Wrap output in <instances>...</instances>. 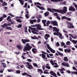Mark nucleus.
<instances>
[{"label":"nucleus","mask_w":77,"mask_h":77,"mask_svg":"<svg viewBox=\"0 0 77 77\" xmlns=\"http://www.w3.org/2000/svg\"><path fill=\"white\" fill-rule=\"evenodd\" d=\"M20 20V19H16V21H17V22H18L19 23H22V21Z\"/></svg>","instance_id":"ea45409f"},{"label":"nucleus","mask_w":77,"mask_h":77,"mask_svg":"<svg viewBox=\"0 0 77 77\" xmlns=\"http://www.w3.org/2000/svg\"><path fill=\"white\" fill-rule=\"evenodd\" d=\"M29 22L31 24H34V23L36 22V20H30Z\"/></svg>","instance_id":"dca6fc26"},{"label":"nucleus","mask_w":77,"mask_h":77,"mask_svg":"<svg viewBox=\"0 0 77 77\" xmlns=\"http://www.w3.org/2000/svg\"><path fill=\"white\" fill-rule=\"evenodd\" d=\"M63 10H57L54 8H48L47 10L48 11H50L51 12H52V13H54V12H57L62 14H64V13H65L67 12V7H64L63 8Z\"/></svg>","instance_id":"f257e3e1"},{"label":"nucleus","mask_w":77,"mask_h":77,"mask_svg":"<svg viewBox=\"0 0 77 77\" xmlns=\"http://www.w3.org/2000/svg\"><path fill=\"white\" fill-rule=\"evenodd\" d=\"M3 19L2 17H0V22H1V21H3Z\"/></svg>","instance_id":"680f3d73"},{"label":"nucleus","mask_w":77,"mask_h":77,"mask_svg":"<svg viewBox=\"0 0 77 77\" xmlns=\"http://www.w3.org/2000/svg\"><path fill=\"white\" fill-rule=\"evenodd\" d=\"M66 20H67L68 21H71V18L67 17L66 18Z\"/></svg>","instance_id":"864d4df0"},{"label":"nucleus","mask_w":77,"mask_h":77,"mask_svg":"<svg viewBox=\"0 0 77 77\" xmlns=\"http://www.w3.org/2000/svg\"><path fill=\"white\" fill-rule=\"evenodd\" d=\"M21 41L23 44H26V42H30V40L29 39H21Z\"/></svg>","instance_id":"6e6552de"},{"label":"nucleus","mask_w":77,"mask_h":77,"mask_svg":"<svg viewBox=\"0 0 77 77\" xmlns=\"http://www.w3.org/2000/svg\"><path fill=\"white\" fill-rule=\"evenodd\" d=\"M16 72L17 74H20V72H21L20 70H17Z\"/></svg>","instance_id":"5fc2aeb1"},{"label":"nucleus","mask_w":77,"mask_h":77,"mask_svg":"<svg viewBox=\"0 0 77 77\" xmlns=\"http://www.w3.org/2000/svg\"><path fill=\"white\" fill-rule=\"evenodd\" d=\"M61 65L64 66H66V67H69V63L66 62H64V63H61Z\"/></svg>","instance_id":"9d476101"},{"label":"nucleus","mask_w":77,"mask_h":77,"mask_svg":"<svg viewBox=\"0 0 77 77\" xmlns=\"http://www.w3.org/2000/svg\"><path fill=\"white\" fill-rule=\"evenodd\" d=\"M37 71L38 72H40V75H42V74H43V71H42V70L41 69H38Z\"/></svg>","instance_id":"6ab92c4d"},{"label":"nucleus","mask_w":77,"mask_h":77,"mask_svg":"<svg viewBox=\"0 0 77 77\" xmlns=\"http://www.w3.org/2000/svg\"><path fill=\"white\" fill-rule=\"evenodd\" d=\"M51 24H53V25L54 26H58V24H57V22L56 21H52L51 22Z\"/></svg>","instance_id":"ddd939ff"},{"label":"nucleus","mask_w":77,"mask_h":77,"mask_svg":"<svg viewBox=\"0 0 77 77\" xmlns=\"http://www.w3.org/2000/svg\"><path fill=\"white\" fill-rule=\"evenodd\" d=\"M58 35H59L60 38V39H62V38H63L64 37L63 36H62V34L60 33V32H59Z\"/></svg>","instance_id":"cd10ccee"},{"label":"nucleus","mask_w":77,"mask_h":77,"mask_svg":"<svg viewBox=\"0 0 77 77\" xmlns=\"http://www.w3.org/2000/svg\"><path fill=\"white\" fill-rule=\"evenodd\" d=\"M66 17H65V16H63L62 17V18H61V19L62 20H63V19H66Z\"/></svg>","instance_id":"603ef678"},{"label":"nucleus","mask_w":77,"mask_h":77,"mask_svg":"<svg viewBox=\"0 0 77 77\" xmlns=\"http://www.w3.org/2000/svg\"><path fill=\"white\" fill-rule=\"evenodd\" d=\"M26 64H27L28 66L27 67V68L29 69H33V67L32 66V65L30 64V63L29 62H27L26 63Z\"/></svg>","instance_id":"423d86ee"},{"label":"nucleus","mask_w":77,"mask_h":77,"mask_svg":"<svg viewBox=\"0 0 77 77\" xmlns=\"http://www.w3.org/2000/svg\"><path fill=\"white\" fill-rule=\"evenodd\" d=\"M74 44H76L77 43V40H72V41Z\"/></svg>","instance_id":"72a5a7b5"},{"label":"nucleus","mask_w":77,"mask_h":77,"mask_svg":"<svg viewBox=\"0 0 77 77\" xmlns=\"http://www.w3.org/2000/svg\"><path fill=\"white\" fill-rule=\"evenodd\" d=\"M29 14H26L25 15V17H26V18L28 19V18H29Z\"/></svg>","instance_id":"8fccbe9b"},{"label":"nucleus","mask_w":77,"mask_h":77,"mask_svg":"<svg viewBox=\"0 0 77 77\" xmlns=\"http://www.w3.org/2000/svg\"><path fill=\"white\" fill-rule=\"evenodd\" d=\"M32 48V47L30 45V44L29 43H27L26 44L25 46H24L23 49V51H30L31 49Z\"/></svg>","instance_id":"f03ea898"},{"label":"nucleus","mask_w":77,"mask_h":77,"mask_svg":"<svg viewBox=\"0 0 77 77\" xmlns=\"http://www.w3.org/2000/svg\"><path fill=\"white\" fill-rule=\"evenodd\" d=\"M50 35L46 34L44 36V37L46 40H47V39H48V38H50Z\"/></svg>","instance_id":"f3484780"},{"label":"nucleus","mask_w":77,"mask_h":77,"mask_svg":"<svg viewBox=\"0 0 77 77\" xmlns=\"http://www.w3.org/2000/svg\"><path fill=\"white\" fill-rule=\"evenodd\" d=\"M24 30H25L24 32H27V26H25L24 28Z\"/></svg>","instance_id":"4c0bfd02"},{"label":"nucleus","mask_w":77,"mask_h":77,"mask_svg":"<svg viewBox=\"0 0 77 77\" xmlns=\"http://www.w3.org/2000/svg\"><path fill=\"white\" fill-rule=\"evenodd\" d=\"M51 22L49 21L48 20L46 23L47 26H49V25H48V24H51Z\"/></svg>","instance_id":"f704fd0d"},{"label":"nucleus","mask_w":77,"mask_h":77,"mask_svg":"<svg viewBox=\"0 0 77 77\" xmlns=\"http://www.w3.org/2000/svg\"><path fill=\"white\" fill-rule=\"evenodd\" d=\"M2 64L3 65V67H4V68H6V64L5 63H2Z\"/></svg>","instance_id":"e433bc0d"},{"label":"nucleus","mask_w":77,"mask_h":77,"mask_svg":"<svg viewBox=\"0 0 77 77\" xmlns=\"http://www.w3.org/2000/svg\"><path fill=\"white\" fill-rule=\"evenodd\" d=\"M32 51L33 53L34 54H36V52L38 51V50H37V49L35 48H33L32 49Z\"/></svg>","instance_id":"aec40b11"},{"label":"nucleus","mask_w":77,"mask_h":77,"mask_svg":"<svg viewBox=\"0 0 77 77\" xmlns=\"http://www.w3.org/2000/svg\"><path fill=\"white\" fill-rule=\"evenodd\" d=\"M47 53V57H48V58H53V57H50V56H49V54H48Z\"/></svg>","instance_id":"79ce46f5"},{"label":"nucleus","mask_w":77,"mask_h":77,"mask_svg":"<svg viewBox=\"0 0 77 77\" xmlns=\"http://www.w3.org/2000/svg\"><path fill=\"white\" fill-rule=\"evenodd\" d=\"M66 44L68 45H70V42L68 41L66 43Z\"/></svg>","instance_id":"052dcab7"},{"label":"nucleus","mask_w":77,"mask_h":77,"mask_svg":"<svg viewBox=\"0 0 77 77\" xmlns=\"http://www.w3.org/2000/svg\"><path fill=\"white\" fill-rule=\"evenodd\" d=\"M64 61H65V62H67V61H68V57H64Z\"/></svg>","instance_id":"2f4dec72"},{"label":"nucleus","mask_w":77,"mask_h":77,"mask_svg":"<svg viewBox=\"0 0 77 77\" xmlns=\"http://www.w3.org/2000/svg\"><path fill=\"white\" fill-rule=\"evenodd\" d=\"M58 70L60 71V72L62 74H63L65 72H63V71H65V69L64 68H62L60 69H59Z\"/></svg>","instance_id":"4468645a"},{"label":"nucleus","mask_w":77,"mask_h":77,"mask_svg":"<svg viewBox=\"0 0 77 77\" xmlns=\"http://www.w3.org/2000/svg\"><path fill=\"white\" fill-rule=\"evenodd\" d=\"M53 34L54 35H57V36H58V35H59V32L57 33L56 32H54Z\"/></svg>","instance_id":"49530a36"},{"label":"nucleus","mask_w":77,"mask_h":77,"mask_svg":"<svg viewBox=\"0 0 77 77\" xmlns=\"http://www.w3.org/2000/svg\"><path fill=\"white\" fill-rule=\"evenodd\" d=\"M57 18L59 20H60V16H56Z\"/></svg>","instance_id":"6e6d98bb"},{"label":"nucleus","mask_w":77,"mask_h":77,"mask_svg":"<svg viewBox=\"0 0 77 77\" xmlns=\"http://www.w3.org/2000/svg\"><path fill=\"white\" fill-rule=\"evenodd\" d=\"M42 21L43 23H45L47 22V20H42Z\"/></svg>","instance_id":"13d9d810"},{"label":"nucleus","mask_w":77,"mask_h":77,"mask_svg":"<svg viewBox=\"0 0 77 77\" xmlns=\"http://www.w3.org/2000/svg\"><path fill=\"white\" fill-rule=\"evenodd\" d=\"M67 28H68V29H71V28L74 29V26H73L72 23H71V22H69V25L67 26Z\"/></svg>","instance_id":"f8f14e48"},{"label":"nucleus","mask_w":77,"mask_h":77,"mask_svg":"<svg viewBox=\"0 0 77 77\" xmlns=\"http://www.w3.org/2000/svg\"><path fill=\"white\" fill-rule=\"evenodd\" d=\"M27 3H26L24 5V6H23L25 8H27Z\"/></svg>","instance_id":"3c124183"},{"label":"nucleus","mask_w":77,"mask_h":77,"mask_svg":"<svg viewBox=\"0 0 77 77\" xmlns=\"http://www.w3.org/2000/svg\"><path fill=\"white\" fill-rule=\"evenodd\" d=\"M5 28L7 30H12V28L9 26H7L5 27Z\"/></svg>","instance_id":"473e14b6"},{"label":"nucleus","mask_w":77,"mask_h":77,"mask_svg":"<svg viewBox=\"0 0 77 77\" xmlns=\"http://www.w3.org/2000/svg\"><path fill=\"white\" fill-rule=\"evenodd\" d=\"M58 50L60 51H63V49H62V48H59Z\"/></svg>","instance_id":"69168bd1"},{"label":"nucleus","mask_w":77,"mask_h":77,"mask_svg":"<svg viewBox=\"0 0 77 77\" xmlns=\"http://www.w3.org/2000/svg\"><path fill=\"white\" fill-rule=\"evenodd\" d=\"M52 29H53V32H55L56 33H58L59 31V29L56 27H53Z\"/></svg>","instance_id":"9b49d317"},{"label":"nucleus","mask_w":77,"mask_h":77,"mask_svg":"<svg viewBox=\"0 0 77 77\" xmlns=\"http://www.w3.org/2000/svg\"><path fill=\"white\" fill-rule=\"evenodd\" d=\"M16 47L18 49V50H20L22 49V46H21V45H17Z\"/></svg>","instance_id":"412c9836"},{"label":"nucleus","mask_w":77,"mask_h":77,"mask_svg":"<svg viewBox=\"0 0 77 77\" xmlns=\"http://www.w3.org/2000/svg\"><path fill=\"white\" fill-rule=\"evenodd\" d=\"M50 73L52 75H53V76H54L55 77H57V75H56V73L53 72V71H51L50 72Z\"/></svg>","instance_id":"2eb2a0df"},{"label":"nucleus","mask_w":77,"mask_h":77,"mask_svg":"<svg viewBox=\"0 0 77 77\" xmlns=\"http://www.w3.org/2000/svg\"><path fill=\"white\" fill-rule=\"evenodd\" d=\"M57 53H58V54H59L60 56H61V57L63 56V54L62 53H61L58 51H57Z\"/></svg>","instance_id":"c756f323"},{"label":"nucleus","mask_w":77,"mask_h":77,"mask_svg":"<svg viewBox=\"0 0 77 77\" xmlns=\"http://www.w3.org/2000/svg\"><path fill=\"white\" fill-rule=\"evenodd\" d=\"M38 20H37V22L38 23H39L41 21V18H40V17H37Z\"/></svg>","instance_id":"c9c22d12"},{"label":"nucleus","mask_w":77,"mask_h":77,"mask_svg":"<svg viewBox=\"0 0 77 77\" xmlns=\"http://www.w3.org/2000/svg\"><path fill=\"white\" fill-rule=\"evenodd\" d=\"M40 5V6H41V4H40V3L39 2H37V3H34V5Z\"/></svg>","instance_id":"c03bdc74"},{"label":"nucleus","mask_w":77,"mask_h":77,"mask_svg":"<svg viewBox=\"0 0 77 77\" xmlns=\"http://www.w3.org/2000/svg\"><path fill=\"white\" fill-rule=\"evenodd\" d=\"M42 57L43 59H47V58L46 57V55L45 54H47V53L45 52L44 51H42Z\"/></svg>","instance_id":"39448f33"},{"label":"nucleus","mask_w":77,"mask_h":77,"mask_svg":"<svg viewBox=\"0 0 77 77\" xmlns=\"http://www.w3.org/2000/svg\"><path fill=\"white\" fill-rule=\"evenodd\" d=\"M6 19L9 22H11V16H8Z\"/></svg>","instance_id":"a878e982"},{"label":"nucleus","mask_w":77,"mask_h":77,"mask_svg":"<svg viewBox=\"0 0 77 77\" xmlns=\"http://www.w3.org/2000/svg\"><path fill=\"white\" fill-rule=\"evenodd\" d=\"M46 68H47V69H51V67H50V66L47 65L46 66Z\"/></svg>","instance_id":"09e8293b"},{"label":"nucleus","mask_w":77,"mask_h":77,"mask_svg":"<svg viewBox=\"0 0 77 77\" xmlns=\"http://www.w3.org/2000/svg\"><path fill=\"white\" fill-rule=\"evenodd\" d=\"M36 26L37 27V29H38L39 30H42V28H41V26L40 24H36Z\"/></svg>","instance_id":"a211bd4d"},{"label":"nucleus","mask_w":77,"mask_h":77,"mask_svg":"<svg viewBox=\"0 0 77 77\" xmlns=\"http://www.w3.org/2000/svg\"><path fill=\"white\" fill-rule=\"evenodd\" d=\"M46 46H47V48L51 52H52V53H56V51L52 49V48H51L50 46L49 45V44H46Z\"/></svg>","instance_id":"20e7f679"},{"label":"nucleus","mask_w":77,"mask_h":77,"mask_svg":"<svg viewBox=\"0 0 77 77\" xmlns=\"http://www.w3.org/2000/svg\"><path fill=\"white\" fill-rule=\"evenodd\" d=\"M33 65L35 67H37V68H38V65L36 63H33Z\"/></svg>","instance_id":"58836bf2"},{"label":"nucleus","mask_w":77,"mask_h":77,"mask_svg":"<svg viewBox=\"0 0 77 77\" xmlns=\"http://www.w3.org/2000/svg\"><path fill=\"white\" fill-rule=\"evenodd\" d=\"M7 71H8V72H12L13 71V70L11 69H8L7 70Z\"/></svg>","instance_id":"e2e57ef3"},{"label":"nucleus","mask_w":77,"mask_h":77,"mask_svg":"<svg viewBox=\"0 0 77 77\" xmlns=\"http://www.w3.org/2000/svg\"><path fill=\"white\" fill-rule=\"evenodd\" d=\"M72 68L74 70H75L76 71H77V69H76V68L75 67H73Z\"/></svg>","instance_id":"338daca9"},{"label":"nucleus","mask_w":77,"mask_h":77,"mask_svg":"<svg viewBox=\"0 0 77 77\" xmlns=\"http://www.w3.org/2000/svg\"><path fill=\"white\" fill-rule=\"evenodd\" d=\"M65 43L62 42L61 43V46L63 47V46H64V45H65Z\"/></svg>","instance_id":"bf43d9fd"},{"label":"nucleus","mask_w":77,"mask_h":77,"mask_svg":"<svg viewBox=\"0 0 77 77\" xmlns=\"http://www.w3.org/2000/svg\"><path fill=\"white\" fill-rule=\"evenodd\" d=\"M49 12L46 11V12L45 13V17H47V16H48V15H49Z\"/></svg>","instance_id":"7c9ffc66"},{"label":"nucleus","mask_w":77,"mask_h":77,"mask_svg":"<svg viewBox=\"0 0 77 77\" xmlns=\"http://www.w3.org/2000/svg\"><path fill=\"white\" fill-rule=\"evenodd\" d=\"M74 6L76 9H77V5L75 4L74 5Z\"/></svg>","instance_id":"774afa93"},{"label":"nucleus","mask_w":77,"mask_h":77,"mask_svg":"<svg viewBox=\"0 0 77 77\" xmlns=\"http://www.w3.org/2000/svg\"><path fill=\"white\" fill-rule=\"evenodd\" d=\"M2 3V6H7V5H8V3H7L6 2H3Z\"/></svg>","instance_id":"5701e85b"},{"label":"nucleus","mask_w":77,"mask_h":77,"mask_svg":"<svg viewBox=\"0 0 77 77\" xmlns=\"http://www.w3.org/2000/svg\"><path fill=\"white\" fill-rule=\"evenodd\" d=\"M31 38L32 39H38V38L36 36H34V37H31Z\"/></svg>","instance_id":"c85d7f7f"},{"label":"nucleus","mask_w":77,"mask_h":77,"mask_svg":"<svg viewBox=\"0 0 77 77\" xmlns=\"http://www.w3.org/2000/svg\"><path fill=\"white\" fill-rule=\"evenodd\" d=\"M11 26V23H9L7 24L6 23H4L3 25L1 26L2 29H5V27H7V26Z\"/></svg>","instance_id":"0eeeda50"},{"label":"nucleus","mask_w":77,"mask_h":77,"mask_svg":"<svg viewBox=\"0 0 77 77\" xmlns=\"http://www.w3.org/2000/svg\"><path fill=\"white\" fill-rule=\"evenodd\" d=\"M27 74H28L26 72H24V73H23L22 74V75H23V76H24V75H26V76H27Z\"/></svg>","instance_id":"de8ad7c7"},{"label":"nucleus","mask_w":77,"mask_h":77,"mask_svg":"<svg viewBox=\"0 0 77 77\" xmlns=\"http://www.w3.org/2000/svg\"><path fill=\"white\" fill-rule=\"evenodd\" d=\"M36 6L37 8H39V9H40L41 10H45V8H44L43 7L40 6L39 5H37Z\"/></svg>","instance_id":"4be33fe9"},{"label":"nucleus","mask_w":77,"mask_h":77,"mask_svg":"<svg viewBox=\"0 0 77 77\" xmlns=\"http://www.w3.org/2000/svg\"><path fill=\"white\" fill-rule=\"evenodd\" d=\"M64 0H51V2H63Z\"/></svg>","instance_id":"b1692460"},{"label":"nucleus","mask_w":77,"mask_h":77,"mask_svg":"<svg viewBox=\"0 0 77 77\" xmlns=\"http://www.w3.org/2000/svg\"><path fill=\"white\" fill-rule=\"evenodd\" d=\"M6 17H7V15L5 14H3V17H2L3 18V19H4L5 18H6Z\"/></svg>","instance_id":"37998d69"},{"label":"nucleus","mask_w":77,"mask_h":77,"mask_svg":"<svg viewBox=\"0 0 77 77\" xmlns=\"http://www.w3.org/2000/svg\"><path fill=\"white\" fill-rule=\"evenodd\" d=\"M50 62L52 65H54V62H53V60H51L50 61Z\"/></svg>","instance_id":"a19ab883"},{"label":"nucleus","mask_w":77,"mask_h":77,"mask_svg":"<svg viewBox=\"0 0 77 77\" xmlns=\"http://www.w3.org/2000/svg\"><path fill=\"white\" fill-rule=\"evenodd\" d=\"M57 75L58 76H61V75H60V74L59 72H57Z\"/></svg>","instance_id":"0e129e2a"},{"label":"nucleus","mask_w":77,"mask_h":77,"mask_svg":"<svg viewBox=\"0 0 77 77\" xmlns=\"http://www.w3.org/2000/svg\"><path fill=\"white\" fill-rule=\"evenodd\" d=\"M55 16H56V17H57V16H58V14H57V13H54L53 14Z\"/></svg>","instance_id":"4d7b16f0"},{"label":"nucleus","mask_w":77,"mask_h":77,"mask_svg":"<svg viewBox=\"0 0 77 77\" xmlns=\"http://www.w3.org/2000/svg\"><path fill=\"white\" fill-rule=\"evenodd\" d=\"M20 2V4L22 5H24V1L23 0H18Z\"/></svg>","instance_id":"bb28decb"},{"label":"nucleus","mask_w":77,"mask_h":77,"mask_svg":"<svg viewBox=\"0 0 77 77\" xmlns=\"http://www.w3.org/2000/svg\"><path fill=\"white\" fill-rule=\"evenodd\" d=\"M29 28L31 30L32 33H33V34H36L37 35L38 34V33L37 32H39V31H38V30H36V29L35 28L31 27L30 26H29Z\"/></svg>","instance_id":"7ed1b4c3"},{"label":"nucleus","mask_w":77,"mask_h":77,"mask_svg":"<svg viewBox=\"0 0 77 77\" xmlns=\"http://www.w3.org/2000/svg\"><path fill=\"white\" fill-rule=\"evenodd\" d=\"M64 52L65 53H66L67 52V53H71V49H64Z\"/></svg>","instance_id":"393cba45"},{"label":"nucleus","mask_w":77,"mask_h":77,"mask_svg":"<svg viewBox=\"0 0 77 77\" xmlns=\"http://www.w3.org/2000/svg\"><path fill=\"white\" fill-rule=\"evenodd\" d=\"M22 27V25L19 24L17 26V28H21Z\"/></svg>","instance_id":"a18cd8bd"},{"label":"nucleus","mask_w":77,"mask_h":77,"mask_svg":"<svg viewBox=\"0 0 77 77\" xmlns=\"http://www.w3.org/2000/svg\"><path fill=\"white\" fill-rule=\"evenodd\" d=\"M69 11H72V12H74L75 11V8L73 6H71L69 7Z\"/></svg>","instance_id":"1a4fd4ad"}]
</instances>
